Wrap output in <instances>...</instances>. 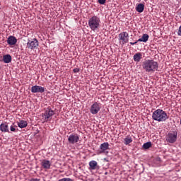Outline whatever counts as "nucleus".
Wrapping results in <instances>:
<instances>
[{
    "label": "nucleus",
    "mask_w": 181,
    "mask_h": 181,
    "mask_svg": "<svg viewBox=\"0 0 181 181\" xmlns=\"http://www.w3.org/2000/svg\"><path fill=\"white\" fill-rule=\"evenodd\" d=\"M152 117L153 119H154L155 121H158V122H163L164 121H166L168 118L166 112L160 109L154 111Z\"/></svg>",
    "instance_id": "2"
},
{
    "label": "nucleus",
    "mask_w": 181,
    "mask_h": 181,
    "mask_svg": "<svg viewBox=\"0 0 181 181\" xmlns=\"http://www.w3.org/2000/svg\"><path fill=\"white\" fill-rule=\"evenodd\" d=\"M107 0H98V2L100 4V5H104V4H105Z\"/></svg>",
    "instance_id": "23"
},
{
    "label": "nucleus",
    "mask_w": 181,
    "mask_h": 181,
    "mask_svg": "<svg viewBox=\"0 0 181 181\" xmlns=\"http://www.w3.org/2000/svg\"><path fill=\"white\" fill-rule=\"evenodd\" d=\"M144 9H145V6L142 4H139L136 7V11L137 12H139V13H142V12H144Z\"/></svg>",
    "instance_id": "19"
},
{
    "label": "nucleus",
    "mask_w": 181,
    "mask_h": 181,
    "mask_svg": "<svg viewBox=\"0 0 181 181\" xmlns=\"http://www.w3.org/2000/svg\"><path fill=\"white\" fill-rule=\"evenodd\" d=\"M59 181H73V180L70 178H63L62 180H59Z\"/></svg>",
    "instance_id": "25"
},
{
    "label": "nucleus",
    "mask_w": 181,
    "mask_h": 181,
    "mask_svg": "<svg viewBox=\"0 0 181 181\" xmlns=\"http://www.w3.org/2000/svg\"><path fill=\"white\" fill-rule=\"evenodd\" d=\"M53 115H54V111L48 108L44 113V118L46 121H49V119H52Z\"/></svg>",
    "instance_id": "10"
},
{
    "label": "nucleus",
    "mask_w": 181,
    "mask_h": 181,
    "mask_svg": "<svg viewBox=\"0 0 181 181\" xmlns=\"http://www.w3.org/2000/svg\"><path fill=\"white\" fill-rule=\"evenodd\" d=\"M0 131L1 132H9V127L6 123H3L0 125Z\"/></svg>",
    "instance_id": "15"
},
{
    "label": "nucleus",
    "mask_w": 181,
    "mask_h": 181,
    "mask_svg": "<svg viewBox=\"0 0 181 181\" xmlns=\"http://www.w3.org/2000/svg\"><path fill=\"white\" fill-rule=\"evenodd\" d=\"M18 125L19 128H26V127H28V122L25 120H21L19 122H18Z\"/></svg>",
    "instance_id": "20"
},
{
    "label": "nucleus",
    "mask_w": 181,
    "mask_h": 181,
    "mask_svg": "<svg viewBox=\"0 0 181 181\" xmlns=\"http://www.w3.org/2000/svg\"><path fill=\"white\" fill-rule=\"evenodd\" d=\"M166 141L169 144H175V142H176V141H177V132H173L172 133H169L166 136Z\"/></svg>",
    "instance_id": "5"
},
{
    "label": "nucleus",
    "mask_w": 181,
    "mask_h": 181,
    "mask_svg": "<svg viewBox=\"0 0 181 181\" xmlns=\"http://www.w3.org/2000/svg\"><path fill=\"white\" fill-rule=\"evenodd\" d=\"M10 130L11 131V132H15V131H16V128L15 127V126H11Z\"/></svg>",
    "instance_id": "24"
},
{
    "label": "nucleus",
    "mask_w": 181,
    "mask_h": 181,
    "mask_svg": "<svg viewBox=\"0 0 181 181\" xmlns=\"http://www.w3.org/2000/svg\"><path fill=\"white\" fill-rule=\"evenodd\" d=\"M100 110H101V104L95 102L90 106V112L93 115L95 114H98L100 112Z\"/></svg>",
    "instance_id": "6"
},
{
    "label": "nucleus",
    "mask_w": 181,
    "mask_h": 181,
    "mask_svg": "<svg viewBox=\"0 0 181 181\" xmlns=\"http://www.w3.org/2000/svg\"><path fill=\"white\" fill-rule=\"evenodd\" d=\"M142 67L146 73H153L158 71L159 64L153 59H147L143 62Z\"/></svg>",
    "instance_id": "1"
},
{
    "label": "nucleus",
    "mask_w": 181,
    "mask_h": 181,
    "mask_svg": "<svg viewBox=\"0 0 181 181\" xmlns=\"http://www.w3.org/2000/svg\"><path fill=\"white\" fill-rule=\"evenodd\" d=\"M151 146H152V144L151 142L145 143L143 145L144 149H149V148H151Z\"/></svg>",
    "instance_id": "22"
},
{
    "label": "nucleus",
    "mask_w": 181,
    "mask_h": 181,
    "mask_svg": "<svg viewBox=\"0 0 181 181\" xmlns=\"http://www.w3.org/2000/svg\"><path fill=\"white\" fill-rule=\"evenodd\" d=\"M149 35L148 34H144L141 38H139L137 42H144L146 43V41L148 40Z\"/></svg>",
    "instance_id": "17"
},
{
    "label": "nucleus",
    "mask_w": 181,
    "mask_h": 181,
    "mask_svg": "<svg viewBox=\"0 0 181 181\" xmlns=\"http://www.w3.org/2000/svg\"><path fill=\"white\" fill-rule=\"evenodd\" d=\"M31 93H45V88L40 86H33L31 88Z\"/></svg>",
    "instance_id": "11"
},
{
    "label": "nucleus",
    "mask_w": 181,
    "mask_h": 181,
    "mask_svg": "<svg viewBox=\"0 0 181 181\" xmlns=\"http://www.w3.org/2000/svg\"><path fill=\"white\" fill-rule=\"evenodd\" d=\"M3 62L4 63H11L12 62V57L10 54H6L3 57Z\"/></svg>",
    "instance_id": "16"
},
{
    "label": "nucleus",
    "mask_w": 181,
    "mask_h": 181,
    "mask_svg": "<svg viewBox=\"0 0 181 181\" xmlns=\"http://www.w3.org/2000/svg\"><path fill=\"white\" fill-rule=\"evenodd\" d=\"M136 43H138V41H136L135 42H130V45H136Z\"/></svg>",
    "instance_id": "27"
},
{
    "label": "nucleus",
    "mask_w": 181,
    "mask_h": 181,
    "mask_svg": "<svg viewBox=\"0 0 181 181\" xmlns=\"http://www.w3.org/2000/svg\"><path fill=\"white\" fill-rule=\"evenodd\" d=\"M17 42H18V40L16 39V37L12 35L9 36L8 38L7 39V43L10 46H15Z\"/></svg>",
    "instance_id": "12"
},
{
    "label": "nucleus",
    "mask_w": 181,
    "mask_h": 181,
    "mask_svg": "<svg viewBox=\"0 0 181 181\" xmlns=\"http://www.w3.org/2000/svg\"><path fill=\"white\" fill-rule=\"evenodd\" d=\"M101 25V20L95 16H92L88 20V26L91 30H97L100 28Z\"/></svg>",
    "instance_id": "3"
},
{
    "label": "nucleus",
    "mask_w": 181,
    "mask_h": 181,
    "mask_svg": "<svg viewBox=\"0 0 181 181\" xmlns=\"http://www.w3.org/2000/svg\"><path fill=\"white\" fill-rule=\"evenodd\" d=\"M119 42L120 45H125V43H128V40H129V35L127 32H122L118 35Z\"/></svg>",
    "instance_id": "4"
},
{
    "label": "nucleus",
    "mask_w": 181,
    "mask_h": 181,
    "mask_svg": "<svg viewBox=\"0 0 181 181\" xmlns=\"http://www.w3.org/2000/svg\"><path fill=\"white\" fill-rule=\"evenodd\" d=\"M133 59L134 62H136L137 63L141 62V59H142V54L141 53H136L134 55Z\"/></svg>",
    "instance_id": "18"
},
{
    "label": "nucleus",
    "mask_w": 181,
    "mask_h": 181,
    "mask_svg": "<svg viewBox=\"0 0 181 181\" xmlns=\"http://www.w3.org/2000/svg\"><path fill=\"white\" fill-rule=\"evenodd\" d=\"M100 151H98V154L100 155V153H108V149H110V144L108 142H105L102 144L100 146Z\"/></svg>",
    "instance_id": "9"
},
{
    "label": "nucleus",
    "mask_w": 181,
    "mask_h": 181,
    "mask_svg": "<svg viewBox=\"0 0 181 181\" xmlns=\"http://www.w3.org/2000/svg\"><path fill=\"white\" fill-rule=\"evenodd\" d=\"M132 142V137L127 136L126 138L124 139V145H129Z\"/></svg>",
    "instance_id": "21"
},
{
    "label": "nucleus",
    "mask_w": 181,
    "mask_h": 181,
    "mask_svg": "<svg viewBox=\"0 0 181 181\" xmlns=\"http://www.w3.org/2000/svg\"><path fill=\"white\" fill-rule=\"evenodd\" d=\"M78 71H80V70L78 69H74V73H78Z\"/></svg>",
    "instance_id": "26"
},
{
    "label": "nucleus",
    "mask_w": 181,
    "mask_h": 181,
    "mask_svg": "<svg viewBox=\"0 0 181 181\" xmlns=\"http://www.w3.org/2000/svg\"><path fill=\"white\" fill-rule=\"evenodd\" d=\"M41 166L43 169H50V166H52V163L50 161L47 160H42L41 161Z\"/></svg>",
    "instance_id": "13"
},
{
    "label": "nucleus",
    "mask_w": 181,
    "mask_h": 181,
    "mask_svg": "<svg viewBox=\"0 0 181 181\" xmlns=\"http://www.w3.org/2000/svg\"><path fill=\"white\" fill-rule=\"evenodd\" d=\"M98 169V163L95 160H91L89 163V170H95Z\"/></svg>",
    "instance_id": "14"
},
{
    "label": "nucleus",
    "mask_w": 181,
    "mask_h": 181,
    "mask_svg": "<svg viewBox=\"0 0 181 181\" xmlns=\"http://www.w3.org/2000/svg\"><path fill=\"white\" fill-rule=\"evenodd\" d=\"M78 141H80V137L77 134H71L68 136V142L69 144H71L72 145H74V144H77Z\"/></svg>",
    "instance_id": "8"
},
{
    "label": "nucleus",
    "mask_w": 181,
    "mask_h": 181,
    "mask_svg": "<svg viewBox=\"0 0 181 181\" xmlns=\"http://www.w3.org/2000/svg\"><path fill=\"white\" fill-rule=\"evenodd\" d=\"M37 46H39V42L36 39L29 40L27 42L28 49H30L31 50H35Z\"/></svg>",
    "instance_id": "7"
}]
</instances>
